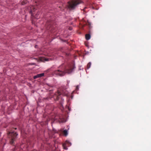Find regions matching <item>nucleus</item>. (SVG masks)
<instances>
[{"label":"nucleus","mask_w":151,"mask_h":151,"mask_svg":"<svg viewBox=\"0 0 151 151\" xmlns=\"http://www.w3.org/2000/svg\"><path fill=\"white\" fill-rule=\"evenodd\" d=\"M80 3V2L75 1L73 2L72 3H70L68 5V7L71 9H74L75 8L76 6Z\"/></svg>","instance_id":"f03ea898"},{"label":"nucleus","mask_w":151,"mask_h":151,"mask_svg":"<svg viewBox=\"0 0 151 151\" xmlns=\"http://www.w3.org/2000/svg\"><path fill=\"white\" fill-rule=\"evenodd\" d=\"M86 39L87 40H89L91 38L90 35L89 34H86L85 36Z\"/></svg>","instance_id":"39448f33"},{"label":"nucleus","mask_w":151,"mask_h":151,"mask_svg":"<svg viewBox=\"0 0 151 151\" xmlns=\"http://www.w3.org/2000/svg\"><path fill=\"white\" fill-rule=\"evenodd\" d=\"M91 65V63H89L87 65V68L88 69H89L90 68Z\"/></svg>","instance_id":"6e6552de"},{"label":"nucleus","mask_w":151,"mask_h":151,"mask_svg":"<svg viewBox=\"0 0 151 151\" xmlns=\"http://www.w3.org/2000/svg\"><path fill=\"white\" fill-rule=\"evenodd\" d=\"M76 68L74 66V68L71 69H66L64 71L65 73V74L66 73L68 74H70L73 71L74 69Z\"/></svg>","instance_id":"7ed1b4c3"},{"label":"nucleus","mask_w":151,"mask_h":151,"mask_svg":"<svg viewBox=\"0 0 151 151\" xmlns=\"http://www.w3.org/2000/svg\"><path fill=\"white\" fill-rule=\"evenodd\" d=\"M78 87H79V86H77V89H78Z\"/></svg>","instance_id":"9d476101"},{"label":"nucleus","mask_w":151,"mask_h":151,"mask_svg":"<svg viewBox=\"0 0 151 151\" xmlns=\"http://www.w3.org/2000/svg\"><path fill=\"white\" fill-rule=\"evenodd\" d=\"M53 75L56 76L62 77L65 75V73L64 71H62L59 70H55L53 73Z\"/></svg>","instance_id":"f257e3e1"},{"label":"nucleus","mask_w":151,"mask_h":151,"mask_svg":"<svg viewBox=\"0 0 151 151\" xmlns=\"http://www.w3.org/2000/svg\"><path fill=\"white\" fill-rule=\"evenodd\" d=\"M44 73H42L41 74H38L36 76H34L33 78L34 79H36L37 78L41 77L44 76Z\"/></svg>","instance_id":"20e7f679"},{"label":"nucleus","mask_w":151,"mask_h":151,"mask_svg":"<svg viewBox=\"0 0 151 151\" xmlns=\"http://www.w3.org/2000/svg\"><path fill=\"white\" fill-rule=\"evenodd\" d=\"M14 142V138H12V139L11 140V141H10V143L11 144H13V142Z\"/></svg>","instance_id":"1a4fd4ad"},{"label":"nucleus","mask_w":151,"mask_h":151,"mask_svg":"<svg viewBox=\"0 0 151 151\" xmlns=\"http://www.w3.org/2000/svg\"><path fill=\"white\" fill-rule=\"evenodd\" d=\"M9 134H13L14 136L15 137H17L18 135V134L17 132L14 133V132H10Z\"/></svg>","instance_id":"423d86ee"},{"label":"nucleus","mask_w":151,"mask_h":151,"mask_svg":"<svg viewBox=\"0 0 151 151\" xmlns=\"http://www.w3.org/2000/svg\"><path fill=\"white\" fill-rule=\"evenodd\" d=\"M63 133L65 136H66L68 135V130L65 129L63 131Z\"/></svg>","instance_id":"0eeeda50"}]
</instances>
